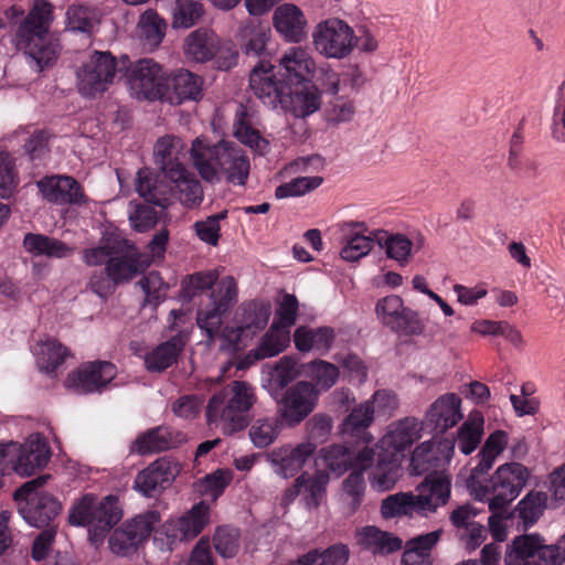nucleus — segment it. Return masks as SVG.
<instances>
[{
    "label": "nucleus",
    "mask_w": 565,
    "mask_h": 565,
    "mask_svg": "<svg viewBox=\"0 0 565 565\" xmlns=\"http://www.w3.org/2000/svg\"><path fill=\"white\" fill-rule=\"evenodd\" d=\"M52 21V6L45 0H35L15 31V46L39 72L52 65L60 54L58 40L50 33Z\"/></svg>",
    "instance_id": "1"
},
{
    "label": "nucleus",
    "mask_w": 565,
    "mask_h": 565,
    "mask_svg": "<svg viewBox=\"0 0 565 565\" xmlns=\"http://www.w3.org/2000/svg\"><path fill=\"white\" fill-rule=\"evenodd\" d=\"M481 476L470 472L466 480L469 494L479 502H487L490 511H499L521 494L530 478V470L512 461L500 465L490 477L489 484L480 480Z\"/></svg>",
    "instance_id": "2"
},
{
    "label": "nucleus",
    "mask_w": 565,
    "mask_h": 565,
    "mask_svg": "<svg viewBox=\"0 0 565 565\" xmlns=\"http://www.w3.org/2000/svg\"><path fill=\"white\" fill-rule=\"evenodd\" d=\"M136 190L146 201L166 207L171 198L188 207L199 205L203 200V190L200 182L185 168L179 177L158 180V177L148 168L140 169L137 174Z\"/></svg>",
    "instance_id": "3"
},
{
    "label": "nucleus",
    "mask_w": 565,
    "mask_h": 565,
    "mask_svg": "<svg viewBox=\"0 0 565 565\" xmlns=\"http://www.w3.org/2000/svg\"><path fill=\"white\" fill-rule=\"evenodd\" d=\"M255 403L254 390L245 382L235 381L209 402L206 418L210 426L220 427L224 434L242 430L246 413Z\"/></svg>",
    "instance_id": "4"
},
{
    "label": "nucleus",
    "mask_w": 565,
    "mask_h": 565,
    "mask_svg": "<svg viewBox=\"0 0 565 565\" xmlns=\"http://www.w3.org/2000/svg\"><path fill=\"white\" fill-rule=\"evenodd\" d=\"M47 439L40 433H33L24 443H0V472L14 471L21 477H29L47 466L51 459Z\"/></svg>",
    "instance_id": "5"
},
{
    "label": "nucleus",
    "mask_w": 565,
    "mask_h": 565,
    "mask_svg": "<svg viewBox=\"0 0 565 565\" xmlns=\"http://www.w3.org/2000/svg\"><path fill=\"white\" fill-rule=\"evenodd\" d=\"M183 54L193 63L213 62L218 70L227 71L237 64L238 52L230 40L220 38L212 29L199 28L183 41Z\"/></svg>",
    "instance_id": "6"
},
{
    "label": "nucleus",
    "mask_w": 565,
    "mask_h": 565,
    "mask_svg": "<svg viewBox=\"0 0 565 565\" xmlns=\"http://www.w3.org/2000/svg\"><path fill=\"white\" fill-rule=\"evenodd\" d=\"M237 299V284L232 276L223 277L211 292L209 303L199 309L196 322L199 328L207 335L211 342H220L223 351L232 352L224 347L223 333L234 329V322L223 327V319Z\"/></svg>",
    "instance_id": "7"
},
{
    "label": "nucleus",
    "mask_w": 565,
    "mask_h": 565,
    "mask_svg": "<svg viewBox=\"0 0 565 565\" xmlns=\"http://www.w3.org/2000/svg\"><path fill=\"white\" fill-rule=\"evenodd\" d=\"M352 469L367 471L370 487L377 492L392 490L403 475L399 457L369 446L353 455Z\"/></svg>",
    "instance_id": "8"
},
{
    "label": "nucleus",
    "mask_w": 565,
    "mask_h": 565,
    "mask_svg": "<svg viewBox=\"0 0 565 565\" xmlns=\"http://www.w3.org/2000/svg\"><path fill=\"white\" fill-rule=\"evenodd\" d=\"M45 480L46 477L33 479L14 492L20 514L35 527L49 525L62 511V503L42 490Z\"/></svg>",
    "instance_id": "9"
},
{
    "label": "nucleus",
    "mask_w": 565,
    "mask_h": 565,
    "mask_svg": "<svg viewBox=\"0 0 565 565\" xmlns=\"http://www.w3.org/2000/svg\"><path fill=\"white\" fill-rule=\"evenodd\" d=\"M271 316L268 301H250L239 307L234 320V329L223 333L224 347L231 351H241L248 345L255 334L264 329Z\"/></svg>",
    "instance_id": "10"
},
{
    "label": "nucleus",
    "mask_w": 565,
    "mask_h": 565,
    "mask_svg": "<svg viewBox=\"0 0 565 565\" xmlns=\"http://www.w3.org/2000/svg\"><path fill=\"white\" fill-rule=\"evenodd\" d=\"M116 71V60L109 52L89 54L76 72L79 94L87 98L104 94L113 84Z\"/></svg>",
    "instance_id": "11"
},
{
    "label": "nucleus",
    "mask_w": 565,
    "mask_h": 565,
    "mask_svg": "<svg viewBox=\"0 0 565 565\" xmlns=\"http://www.w3.org/2000/svg\"><path fill=\"white\" fill-rule=\"evenodd\" d=\"M159 522L157 511H147L127 520L111 532L108 539L110 552L120 557L132 555L150 537Z\"/></svg>",
    "instance_id": "12"
},
{
    "label": "nucleus",
    "mask_w": 565,
    "mask_h": 565,
    "mask_svg": "<svg viewBox=\"0 0 565 565\" xmlns=\"http://www.w3.org/2000/svg\"><path fill=\"white\" fill-rule=\"evenodd\" d=\"M312 43L319 54L341 60L354 49V31L345 21L330 18L315 26Z\"/></svg>",
    "instance_id": "13"
},
{
    "label": "nucleus",
    "mask_w": 565,
    "mask_h": 565,
    "mask_svg": "<svg viewBox=\"0 0 565 565\" xmlns=\"http://www.w3.org/2000/svg\"><path fill=\"white\" fill-rule=\"evenodd\" d=\"M127 85L130 95L138 100L163 99L167 74L161 65L151 58H142L127 71Z\"/></svg>",
    "instance_id": "14"
},
{
    "label": "nucleus",
    "mask_w": 565,
    "mask_h": 565,
    "mask_svg": "<svg viewBox=\"0 0 565 565\" xmlns=\"http://www.w3.org/2000/svg\"><path fill=\"white\" fill-rule=\"evenodd\" d=\"M317 449L311 440L287 443L266 454L274 473L282 479L296 477L309 462Z\"/></svg>",
    "instance_id": "15"
},
{
    "label": "nucleus",
    "mask_w": 565,
    "mask_h": 565,
    "mask_svg": "<svg viewBox=\"0 0 565 565\" xmlns=\"http://www.w3.org/2000/svg\"><path fill=\"white\" fill-rule=\"evenodd\" d=\"M318 401L319 390L310 382L299 381L285 391L278 414L286 425L296 426L313 412Z\"/></svg>",
    "instance_id": "16"
},
{
    "label": "nucleus",
    "mask_w": 565,
    "mask_h": 565,
    "mask_svg": "<svg viewBox=\"0 0 565 565\" xmlns=\"http://www.w3.org/2000/svg\"><path fill=\"white\" fill-rule=\"evenodd\" d=\"M210 522V505L201 501L185 514L167 521L161 533L167 539L169 548L178 542L189 541L198 536Z\"/></svg>",
    "instance_id": "17"
},
{
    "label": "nucleus",
    "mask_w": 565,
    "mask_h": 565,
    "mask_svg": "<svg viewBox=\"0 0 565 565\" xmlns=\"http://www.w3.org/2000/svg\"><path fill=\"white\" fill-rule=\"evenodd\" d=\"M424 423L416 417H405L392 422L380 438L376 448L396 457L403 458V452L408 450L423 437Z\"/></svg>",
    "instance_id": "18"
},
{
    "label": "nucleus",
    "mask_w": 565,
    "mask_h": 565,
    "mask_svg": "<svg viewBox=\"0 0 565 565\" xmlns=\"http://www.w3.org/2000/svg\"><path fill=\"white\" fill-rule=\"evenodd\" d=\"M116 376V366L109 362H89L71 372L64 385L66 388L87 394L98 392Z\"/></svg>",
    "instance_id": "19"
},
{
    "label": "nucleus",
    "mask_w": 565,
    "mask_h": 565,
    "mask_svg": "<svg viewBox=\"0 0 565 565\" xmlns=\"http://www.w3.org/2000/svg\"><path fill=\"white\" fill-rule=\"evenodd\" d=\"M341 236L340 257L344 262L355 263L366 257L373 249L374 234L369 235L370 227L362 221H345L338 224Z\"/></svg>",
    "instance_id": "20"
},
{
    "label": "nucleus",
    "mask_w": 565,
    "mask_h": 565,
    "mask_svg": "<svg viewBox=\"0 0 565 565\" xmlns=\"http://www.w3.org/2000/svg\"><path fill=\"white\" fill-rule=\"evenodd\" d=\"M374 238L379 246L384 249L387 258L396 262L399 266L411 263L413 256L423 249L425 237L419 232L408 235L402 233L388 234L385 231H373Z\"/></svg>",
    "instance_id": "21"
},
{
    "label": "nucleus",
    "mask_w": 565,
    "mask_h": 565,
    "mask_svg": "<svg viewBox=\"0 0 565 565\" xmlns=\"http://www.w3.org/2000/svg\"><path fill=\"white\" fill-rule=\"evenodd\" d=\"M451 479L447 473L429 475L417 486L415 505L417 514L427 516L445 505L450 498Z\"/></svg>",
    "instance_id": "22"
},
{
    "label": "nucleus",
    "mask_w": 565,
    "mask_h": 565,
    "mask_svg": "<svg viewBox=\"0 0 565 565\" xmlns=\"http://www.w3.org/2000/svg\"><path fill=\"white\" fill-rule=\"evenodd\" d=\"M276 67L268 61H259L249 75V86L262 103L277 108L284 97V79L276 77Z\"/></svg>",
    "instance_id": "23"
},
{
    "label": "nucleus",
    "mask_w": 565,
    "mask_h": 565,
    "mask_svg": "<svg viewBox=\"0 0 565 565\" xmlns=\"http://www.w3.org/2000/svg\"><path fill=\"white\" fill-rule=\"evenodd\" d=\"M225 143V140L211 143L202 136L192 141L190 149L191 162L201 178L207 182L220 181V163Z\"/></svg>",
    "instance_id": "24"
},
{
    "label": "nucleus",
    "mask_w": 565,
    "mask_h": 565,
    "mask_svg": "<svg viewBox=\"0 0 565 565\" xmlns=\"http://www.w3.org/2000/svg\"><path fill=\"white\" fill-rule=\"evenodd\" d=\"M179 472L180 466L177 461L160 458L137 475L135 488L146 497H153L169 487Z\"/></svg>",
    "instance_id": "25"
},
{
    "label": "nucleus",
    "mask_w": 565,
    "mask_h": 565,
    "mask_svg": "<svg viewBox=\"0 0 565 565\" xmlns=\"http://www.w3.org/2000/svg\"><path fill=\"white\" fill-rule=\"evenodd\" d=\"M278 66L281 77L289 84L300 85L310 82L316 72V62L308 49L290 46L285 50Z\"/></svg>",
    "instance_id": "26"
},
{
    "label": "nucleus",
    "mask_w": 565,
    "mask_h": 565,
    "mask_svg": "<svg viewBox=\"0 0 565 565\" xmlns=\"http://www.w3.org/2000/svg\"><path fill=\"white\" fill-rule=\"evenodd\" d=\"M44 199L56 204H84L87 199L81 184L72 177L52 175L38 182Z\"/></svg>",
    "instance_id": "27"
},
{
    "label": "nucleus",
    "mask_w": 565,
    "mask_h": 565,
    "mask_svg": "<svg viewBox=\"0 0 565 565\" xmlns=\"http://www.w3.org/2000/svg\"><path fill=\"white\" fill-rule=\"evenodd\" d=\"M275 30L289 43L301 42L308 33V21L303 11L294 3L278 6L273 14Z\"/></svg>",
    "instance_id": "28"
},
{
    "label": "nucleus",
    "mask_w": 565,
    "mask_h": 565,
    "mask_svg": "<svg viewBox=\"0 0 565 565\" xmlns=\"http://www.w3.org/2000/svg\"><path fill=\"white\" fill-rule=\"evenodd\" d=\"M290 343V330L274 324L260 338L257 347L250 350L237 364V369L243 370L254 364L256 361L277 356L284 352Z\"/></svg>",
    "instance_id": "29"
},
{
    "label": "nucleus",
    "mask_w": 565,
    "mask_h": 565,
    "mask_svg": "<svg viewBox=\"0 0 565 565\" xmlns=\"http://www.w3.org/2000/svg\"><path fill=\"white\" fill-rule=\"evenodd\" d=\"M185 153L184 141L177 136L167 135L159 138L153 147L154 163L159 167L163 179L179 177L184 169L181 158Z\"/></svg>",
    "instance_id": "30"
},
{
    "label": "nucleus",
    "mask_w": 565,
    "mask_h": 565,
    "mask_svg": "<svg viewBox=\"0 0 565 565\" xmlns=\"http://www.w3.org/2000/svg\"><path fill=\"white\" fill-rule=\"evenodd\" d=\"M462 417L461 398L455 393H446L429 405L424 419L435 429L444 433L456 426Z\"/></svg>",
    "instance_id": "31"
},
{
    "label": "nucleus",
    "mask_w": 565,
    "mask_h": 565,
    "mask_svg": "<svg viewBox=\"0 0 565 565\" xmlns=\"http://www.w3.org/2000/svg\"><path fill=\"white\" fill-rule=\"evenodd\" d=\"M203 81L188 70H180L171 77L167 76L166 92L162 100L180 105L185 100H198L202 97Z\"/></svg>",
    "instance_id": "32"
},
{
    "label": "nucleus",
    "mask_w": 565,
    "mask_h": 565,
    "mask_svg": "<svg viewBox=\"0 0 565 565\" xmlns=\"http://www.w3.org/2000/svg\"><path fill=\"white\" fill-rule=\"evenodd\" d=\"M279 105L295 117L306 118L319 110L321 93L315 84L306 82L297 85L288 96L284 95Z\"/></svg>",
    "instance_id": "33"
},
{
    "label": "nucleus",
    "mask_w": 565,
    "mask_h": 565,
    "mask_svg": "<svg viewBox=\"0 0 565 565\" xmlns=\"http://www.w3.org/2000/svg\"><path fill=\"white\" fill-rule=\"evenodd\" d=\"M121 516V508L116 497L107 495L100 500L97 499L92 529L88 530L90 542L95 545L102 544L108 530L115 525Z\"/></svg>",
    "instance_id": "34"
},
{
    "label": "nucleus",
    "mask_w": 565,
    "mask_h": 565,
    "mask_svg": "<svg viewBox=\"0 0 565 565\" xmlns=\"http://www.w3.org/2000/svg\"><path fill=\"white\" fill-rule=\"evenodd\" d=\"M250 170L249 160L235 143L226 141L220 163V177L232 184L244 185Z\"/></svg>",
    "instance_id": "35"
},
{
    "label": "nucleus",
    "mask_w": 565,
    "mask_h": 565,
    "mask_svg": "<svg viewBox=\"0 0 565 565\" xmlns=\"http://www.w3.org/2000/svg\"><path fill=\"white\" fill-rule=\"evenodd\" d=\"M324 86L327 92L334 95V97L329 100L326 108L327 120L332 124L350 121L354 116L355 108L350 98L338 95L340 92L339 75L333 71L327 72Z\"/></svg>",
    "instance_id": "36"
},
{
    "label": "nucleus",
    "mask_w": 565,
    "mask_h": 565,
    "mask_svg": "<svg viewBox=\"0 0 565 565\" xmlns=\"http://www.w3.org/2000/svg\"><path fill=\"white\" fill-rule=\"evenodd\" d=\"M306 373L307 363L294 356H284L269 370L264 387L274 394Z\"/></svg>",
    "instance_id": "37"
},
{
    "label": "nucleus",
    "mask_w": 565,
    "mask_h": 565,
    "mask_svg": "<svg viewBox=\"0 0 565 565\" xmlns=\"http://www.w3.org/2000/svg\"><path fill=\"white\" fill-rule=\"evenodd\" d=\"M373 420L374 409L371 408V403L365 401L354 407L344 418L340 431L343 435L362 440L367 446L374 440L373 435L367 431Z\"/></svg>",
    "instance_id": "38"
},
{
    "label": "nucleus",
    "mask_w": 565,
    "mask_h": 565,
    "mask_svg": "<svg viewBox=\"0 0 565 565\" xmlns=\"http://www.w3.org/2000/svg\"><path fill=\"white\" fill-rule=\"evenodd\" d=\"M33 354L39 369L46 373L54 372L60 365L63 364L70 352L55 338L44 335L40 338L34 344Z\"/></svg>",
    "instance_id": "39"
},
{
    "label": "nucleus",
    "mask_w": 565,
    "mask_h": 565,
    "mask_svg": "<svg viewBox=\"0 0 565 565\" xmlns=\"http://www.w3.org/2000/svg\"><path fill=\"white\" fill-rule=\"evenodd\" d=\"M358 544L374 554H388L402 547V540L374 525H366L356 531Z\"/></svg>",
    "instance_id": "40"
},
{
    "label": "nucleus",
    "mask_w": 565,
    "mask_h": 565,
    "mask_svg": "<svg viewBox=\"0 0 565 565\" xmlns=\"http://www.w3.org/2000/svg\"><path fill=\"white\" fill-rule=\"evenodd\" d=\"M333 340L334 332L328 327L311 329L302 326L294 333L295 347L300 352L316 351L324 354L330 350Z\"/></svg>",
    "instance_id": "41"
},
{
    "label": "nucleus",
    "mask_w": 565,
    "mask_h": 565,
    "mask_svg": "<svg viewBox=\"0 0 565 565\" xmlns=\"http://www.w3.org/2000/svg\"><path fill=\"white\" fill-rule=\"evenodd\" d=\"M330 476L324 470H317L313 475L303 472L296 478L302 500L308 509H316L326 497Z\"/></svg>",
    "instance_id": "42"
},
{
    "label": "nucleus",
    "mask_w": 565,
    "mask_h": 565,
    "mask_svg": "<svg viewBox=\"0 0 565 565\" xmlns=\"http://www.w3.org/2000/svg\"><path fill=\"white\" fill-rule=\"evenodd\" d=\"M541 537L536 534H524L514 537L505 547V565H533L540 548Z\"/></svg>",
    "instance_id": "43"
},
{
    "label": "nucleus",
    "mask_w": 565,
    "mask_h": 565,
    "mask_svg": "<svg viewBox=\"0 0 565 565\" xmlns=\"http://www.w3.org/2000/svg\"><path fill=\"white\" fill-rule=\"evenodd\" d=\"M23 245L30 254L49 258H66L74 253V247L57 238L42 234H26Z\"/></svg>",
    "instance_id": "44"
},
{
    "label": "nucleus",
    "mask_w": 565,
    "mask_h": 565,
    "mask_svg": "<svg viewBox=\"0 0 565 565\" xmlns=\"http://www.w3.org/2000/svg\"><path fill=\"white\" fill-rule=\"evenodd\" d=\"M184 342L180 335L159 344L145 355V365L151 372H161L175 362Z\"/></svg>",
    "instance_id": "45"
},
{
    "label": "nucleus",
    "mask_w": 565,
    "mask_h": 565,
    "mask_svg": "<svg viewBox=\"0 0 565 565\" xmlns=\"http://www.w3.org/2000/svg\"><path fill=\"white\" fill-rule=\"evenodd\" d=\"M441 531L419 535L407 542L402 557L403 565H431L430 551L440 539Z\"/></svg>",
    "instance_id": "46"
},
{
    "label": "nucleus",
    "mask_w": 565,
    "mask_h": 565,
    "mask_svg": "<svg viewBox=\"0 0 565 565\" xmlns=\"http://www.w3.org/2000/svg\"><path fill=\"white\" fill-rule=\"evenodd\" d=\"M125 245L126 242L119 235L115 233L105 235L96 246L83 250V260L87 266L108 265Z\"/></svg>",
    "instance_id": "47"
},
{
    "label": "nucleus",
    "mask_w": 565,
    "mask_h": 565,
    "mask_svg": "<svg viewBox=\"0 0 565 565\" xmlns=\"http://www.w3.org/2000/svg\"><path fill=\"white\" fill-rule=\"evenodd\" d=\"M234 136L253 151L264 154L268 151L269 142L260 136L259 131L250 126L246 109L239 106L235 114Z\"/></svg>",
    "instance_id": "48"
},
{
    "label": "nucleus",
    "mask_w": 565,
    "mask_h": 565,
    "mask_svg": "<svg viewBox=\"0 0 565 565\" xmlns=\"http://www.w3.org/2000/svg\"><path fill=\"white\" fill-rule=\"evenodd\" d=\"M508 441L509 437L504 430H495L490 434L478 454L479 462L470 472L487 475L505 449Z\"/></svg>",
    "instance_id": "49"
},
{
    "label": "nucleus",
    "mask_w": 565,
    "mask_h": 565,
    "mask_svg": "<svg viewBox=\"0 0 565 565\" xmlns=\"http://www.w3.org/2000/svg\"><path fill=\"white\" fill-rule=\"evenodd\" d=\"M484 418L479 412H471L457 431V444L463 455H470L483 436Z\"/></svg>",
    "instance_id": "50"
},
{
    "label": "nucleus",
    "mask_w": 565,
    "mask_h": 565,
    "mask_svg": "<svg viewBox=\"0 0 565 565\" xmlns=\"http://www.w3.org/2000/svg\"><path fill=\"white\" fill-rule=\"evenodd\" d=\"M365 493L363 470L353 471L342 482L341 500L347 514H353L360 508Z\"/></svg>",
    "instance_id": "51"
},
{
    "label": "nucleus",
    "mask_w": 565,
    "mask_h": 565,
    "mask_svg": "<svg viewBox=\"0 0 565 565\" xmlns=\"http://www.w3.org/2000/svg\"><path fill=\"white\" fill-rule=\"evenodd\" d=\"M175 445L171 433L166 427H157L139 436L132 444L131 450L145 455L169 449Z\"/></svg>",
    "instance_id": "52"
},
{
    "label": "nucleus",
    "mask_w": 565,
    "mask_h": 565,
    "mask_svg": "<svg viewBox=\"0 0 565 565\" xmlns=\"http://www.w3.org/2000/svg\"><path fill=\"white\" fill-rule=\"evenodd\" d=\"M381 514L384 519L396 516H413L417 514L415 505V493L398 492L386 497L381 504Z\"/></svg>",
    "instance_id": "53"
},
{
    "label": "nucleus",
    "mask_w": 565,
    "mask_h": 565,
    "mask_svg": "<svg viewBox=\"0 0 565 565\" xmlns=\"http://www.w3.org/2000/svg\"><path fill=\"white\" fill-rule=\"evenodd\" d=\"M66 18L71 30L88 33L99 23L100 12L95 7L77 4L67 9Z\"/></svg>",
    "instance_id": "54"
},
{
    "label": "nucleus",
    "mask_w": 565,
    "mask_h": 565,
    "mask_svg": "<svg viewBox=\"0 0 565 565\" xmlns=\"http://www.w3.org/2000/svg\"><path fill=\"white\" fill-rule=\"evenodd\" d=\"M140 35L151 47H157L166 35L167 23L153 10H147L138 22Z\"/></svg>",
    "instance_id": "55"
},
{
    "label": "nucleus",
    "mask_w": 565,
    "mask_h": 565,
    "mask_svg": "<svg viewBox=\"0 0 565 565\" xmlns=\"http://www.w3.org/2000/svg\"><path fill=\"white\" fill-rule=\"evenodd\" d=\"M124 249L106 266L107 275L116 284L131 279L139 270L136 255Z\"/></svg>",
    "instance_id": "56"
},
{
    "label": "nucleus",
    "mask_w": 565,
    "mask_h": 565,
    "mask_svg": "<svg viewBox=\"0 0 565 565\" xmlns=\"http://www.w3.org/2000/svg\"><path fill=\"white\" fill-rule=\"evenodd\" d=\"M203 13V6L195 0H175L172 10V26L189 29L202 18Z\"/></svg>",
    "instance_id": "57"
},
{
    "label": "nucleus",
    "mask_w": 565,
    "mask_h": 565,
    "mask_svg": "<svg viewBox=\"0 0 565 565\" xmlns=\"http://www.w3.org/2000/svg\"><path fill=\"white\" fill-rule=\"evenodd\" d=\"M306 376L313 381V386L321 391L330 390L339 379V370L332 363L317 360L307 363Z\"/></svg>",
    "instance_id": "58"
},
{
    "label": "nucleus",
    "mask_w": 565,
    "mask_h": 565,
    "mask_svg": "<svg viewBox=\"0 0 565 565\" xmlns=\"http://www.w3.org/2000/svg\"><path fill=\"white\" fill-rule=\"evenodd\" d=\"M280 429L277 418L257 419L249 428V438L256 448H266L278 438Z\"/></svg>",
    "instance_id": "59"
},
{
    "label": "nucleus",
    "mask_w": 565,
    "mask_h": 565,
    "mask_svg": "<svg viewBox=\"0 0 565 565\" xmlns=\"http://www.w3.org/2000/svg\"><path fill=\"white\" fill-rule=\"evenodd\" d=\"M232 479L233 472L231 470L217 469L216 471L200 479L196 482V488L202 495L215 501L224 492Z\"/></svg>",
    "instance_id": "60"
},
{
    "label": "nucleus",
    "mask_w": 565,
    "mask_h": 565,
    "mask_svg": "<svg viewBox=\"0 0 565 565\" xmlns=\"http://www.w3.org/2000/svg\"><path fill=\"white\" fill-rule=\"evenodd\" d=\"M404 300L397 295H388L377 300L375 305V315L379 321L390 328H394L399 316L405 309Z\"/></svg>",
    "instance_id": "61"
},
{
    "label": "nucleus",
    "mask_w": 565,
    "mask_h": 565,
    "mask_svg": "<svg viewBox=\"0 0 565 565\" xmlns=\"http://www.w3.org/2000/svg\"><path fill=\"white\" fill-rule=\"evenodd\" d=\"M546 503L543 492L527 493L516 505V512L525 526L533 525L542 515Z\"/></svg>",
    "instance_id": "62"
},
{
    "label": "nucleus",
    "mask_w": 565,
    "mask_h": 565,
    "mask_svg": "<svg viewBox=\"0 0 565 565\" xmlns=\"http://www.w3.org/2000/svg\"><path fill=\"white\" fill-rule=\"evenodd\" d=\"M323 179L319 175L299 177L276 188L275 196L286 199L305 195L322 184Z\"/></svg>",
    "instance_id": "63"
},
{
    "label": "nucleus",
    "mask_w": 565,
    "mask_h": 565,
    "mask_svg": "<svg viewBox=\"0 0 565 565\" xmlns=\"http://www.w3.org/2000/svg\"><path fill=\"white\" fill-rule=\"evenodd\" d=\"M320 457L328 469L337 476L343 475L352 468L353 456H350L348 449L340 445H331L320 450Z\"/></svg>",
    "instance_id": "64"
}]
</instances>
